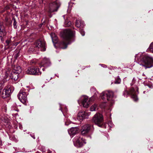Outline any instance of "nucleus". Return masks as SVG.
<instances>
[{"label": "nucleus", "instance_id": "393cba45", "mask_svg": "<svg viewBox=\"0 0 153 153\" xmlns=\"http://www.w3.org/2000/svg\"><path fill=\"white\" fill-rule=\"evenodd\" d=\"M131 95L132 98L133 99V100L134 101H136L138 100L137 96V94H131Z\"/></svg>", "mask_w": 153, "mask_h": 153}, {"label": "nucleus", "instance_id": "f704fd0d", "mask_svg": "<svg viewBox=\"0 0 153 153\" xmlns=\"http://www.w3.org/2000/svg\"><path fill=\"white\" fill-rule=\"evenodd\" d=\"M147 86L149 87L150 88H152V85H147Z\"/></svg>", "mask_w": 153, "mask_h": 153}, {"label": "nucleus", "instance_id": "c756f323", "mask_svg": "<svg viewBox=\"0 0 153 153\" xmlns=\"http://www.w3.org/2000/svg\"><path fill=\"white\" fill-rule=\"evenodd\" d=\"M80 32L82 35V36H83L85 35V32L84 31H83V30L81 29H80L79 30Z\"/></svg>", "mask_w": 153, "mask_h": 153}, {"label": "nucleus", "instance_id": "4468645a", "mask_svg": "<svg viewBox=\"0 0 153 153\" xmlns=\"http://www.w3.org/2000/svg\"><path fill=\"white\" fill-rule=\"evenodd\" d=\"M90 100L91 101L90 99H89L87 96H84L82 99V103L83 106L85 108L88 107L90 104L89 102Z\"/></svg>", "mask_w": 153, "mask_h": 153}, {"label": "nucleus", "instance_id": "39448f33", "mask_svg": "<svg viewBox=\"0 0 153 153\" xmlns=\"http://www.w3.org/2000/svg\"><path fill=\"white\" fill-rule=\"evenodd\" d=\"M74 144L77 148L81 147L84 144L86 143L84 139L80 136L76 137L74 139Z\"/></svg>", "mask_w": 153, "mask_h": 153}, {"label": "nucleus", "instance_id": "dca6fc26", "mask_svg": "<svg viewBox=\"0 0 153 153\" xmlns=\"http://www.w3.org/2000/svg\"><path fill=\"white\" fill-rule=\"evenodd\" d=\"M84 23L83 21L79 19H77L76 22V26L78 28H82L84 26Z\"/></svg>", "mask_w": 153, "mask_h": 153}, {"label": "nucleus", "instance_id": "c85d7f7f", "mask_svg": "<svg viewBox=\"0 0 153 153\" xmlns=\"http://www.w3.org/2000/svg\"><path fill=\"white\" fill-rule=\"evenodd\" d=\"M13 25L14 28H16L17 27V26L16 25L17 22H16L15 19H14V20Z\"/></svg>", "mask_w": 153, "mask_h": 153}, {"label": "nucleus", "instance_id": "7ed1b4c3", "mask_svg": "<svg viewBox=\"0 0 153 153\" xmlns=\"http://www.w3.org/2000/svg\"><path fill=\"white\" fill-rule=\"evenodd\" d=\"M101 98L104 101L106 100L110 101V102L112 104L114 102V93L111 91H106L102 92L100 95ZM104 102L102 105H101L102 108H104L105 106V102Z\"/></svg>", "mask_w": 153, "mask_h": 153}, {"label": "nucleus", "instance_id": "6ab92c4d", "mask_svg": "<svg viewBox=\"0 0 153 153\" xmlns=\"http://www.w3.org/2000/svg\"><path fill=\"white\" fill-rule=\"evenodd\" d=\"M19 75V74L12 72V79L15 81L18 80V79Z\"/></svg>", "mask_w": 153, "mask_h": 153}, {"label": "nucleus", "instance_id": "f8f14e48", "mask_svg": "<svg viewBox=\"0 0 153 153\" xmlns=\"http://www.w3.org/2000/svg\"><path fill=\"white\" fill-rule=\"evenodd\" d=\"M91 128V126L89 124H86L83 126L81 129V133L82 135H85L89 132Z\"/></svg>", "mask_w": 153, "mask_h": 153}, {"label": "nucleus", "instance_id": "72a5a7b5", "mask_svg": "<svg viewBox=\"0 0 153 153\" xmlns=\"http://www.w3.org/2000/svg\"><path fill=\"white\" fill-rule=\"evenodd\" d=\"M71 24V22H68V25H67V26H69Z\"/></svg>", "mask_w": 153, "mask_h": 153}, {"label": "nucleus", "instance_id": "2f4dec72", "mask_svg": "<svg viewBox=\"0 0 153 153\" xmlns=\"http://www.w3.org/2000/svg\"><path fill=\"white\" fill-rule=\"evenodd\" d=\"M6 42L7 45H8L10 43V41L9 40H7L6 41Z\"/></svg>", "mask_w": 153, "mask_h": 153}, {"label": "nucleus", "instance_id": "1a4fd4ad", "mask_svg": "<svg viewBox=\"0 0 153 153\" xmlns=\"http://www.w3.org/2000/svg\"><path fill=\"white\" fill-rule=\"evenodd\" d=\"M11 92V87L0 90V97L3 98H6L10 96Z\"/></svg>", "mask_w": 153, "mask_h": 153}, {"label": "nucleus", "instance_id": "f03ea898", "mask_svg": "<svg viewBox=\"0 0 153 153\" xmlns=\"http://www.w3.org/2000/svg\"><path fill=\"white\" fill-rule=\"evenodd\" d=\"M75 32L70 29L64 30L60 33V36L63 39V41L60 43V46L61 48L65 49L67 48V45L70 44L73 40H72Z\"/></svg>", "mask_w": 153, "mask_h": 153}, {"label": "nucleus", "instance_id": "a878e982", "mask_svg": "<svg viewBox=\"0 0 153 153\" xmlns=\"http://www.w3.org/2000/svg\"><path fill=\"white\" fill-rule=\"evenodd\" d=\"M130 94V91L129 92L127 90H125L123 92V95L125 97H127V95Z\"/></svg>", "mask_w": 153, "mask_h": 153}, {"label": "nucleus", "instance_id": "473e14b6", "mask_svg": "<svg viewBox=\"0 0 153 153\" xmlns=\"http://www.w3.org/2000/svg\"><path fill=\"white\" fill-rule=\"evenodd\" d=\"M39 3L40 4L43 3V0H39Z\"/></svg>", "mask_w": 153, "mask_h": 153}, {"label": "nucleus", "instance_id": "b1692460", "mask_svg": "<svg viewBox=\"0 0 153 153\" xmlns=\"http://www.w3.org/2000/svg\"><path fill=\"white\" fill-rule=\"evenodd\" d=\"M148 50L150 52L153 53V42L151 44Z\"/></svg>", "mask_w": 153, "mask_h": 153}, {"label": "nucleus", "instance_id": "7c9ffc66", "mask_svg": "<svg viewBox=\"0 0 153 153\" xmlns=\"http://www.w3.org/2000/svg\"><path fill=\"white\" fill-rule=\"evenodd\" d=\"M135 78L134 77L133 78L132 81V83L131 84V86L135 82Z\"/></svg>", "mask_w": 153, "mask_h": 153}, {"label": "nucleus", "instance_id": "58836bf2", "mask_svg": "<svg viewBox=\"0 0 153 153\" xmlns=\"http://www.w3.org/2000/svg\"><path fill=\"white\" fill-rule=\"evenodd\" d=\"M63 16V17H64V18L65 16H64H64Z\"/></svg>", "mask_w": 153, "mask_h": 153}, {"label": "nucleus", "instance_id": "4be33fe9", "mask_svg": "<svg viewBox=\"0 0 153 153\" xmlns=\"http://www.w3.org/2000/svg\"><path fill=\"white\" fill-rule=\"evenodd\" d=\"M99 95V94L97 91H96L94 95L90 98V100L91 101H93L95 99L97 98L98 96Z\"/></svg>", "mask_w": 153, "mask_h": 153}, {"label": "nucleus", "instance_id": "4c0bfd02", "mask_svg": "<svg viewBox=\"0 0 153 153\" xmlns=\"http://www.w3.org/2000/svg\"><path fill=\"white\" fill-rule=\"evenodd\" d=\"M145 91H143V93L145 94Z\"/></svg>", "mask_w": 153, "mask_h": 153}, {"label": "nucleus", "instance_id": "f3484780", "mask_svg": "<svg viewBox=\"0 0 153 153\" xmlns=\"http://www.w3.org/2000/svg\"><path fill=\"white\" fill-rule=\"evenodd\" d=\"M22 71L21 68L19 66H15L13 68V70L12 72L19 74Z\"/></svg>", "mask_w": 153, "mask_h": 153}, {"label": "nucleus", "instance_id": "0eeeda50", "mask_svg": "<svg viewBox=\"0 0 153 153\" xmlns=\"http://www.w3.org/2000/svg\"><path fill=\"white\" fill-rule=\"evenodd\" d=\"M26 73L29 74L36 75H40L41 74V72L39 71V68L32 67L28 68Z\"/></svg>", "mask_w": 153, "mask_h": 153}, {"label": "nucleus", "instance_id": "412c9836", "mask_svg": "<svg viewBox=\"0 0 153 153\" xmlns=\"http://www.w3.org/2000/svg\"><path fill=\"white\" fill-rule=\"evenodd\" d=\"M50 35L52 39V41L53 43L54 42V41H56L57 40V37L55 33H52L50 34Z\"/></svg>", "mask_w": 153, "mask_h": 153}, {"label": "nucleus", "instance_id": "6e6552de", "mask_svg": "<svg viewBox=\"0 0 153 153\" xmlns=\"http://www.w3.org/2000/svg\"><path fill=\"white\" fill-rule=\"evenodd\" d=\"M36 48L37 49H40L41 51H45V42L43 41L38 40L34 44Z\"/></svg>", "mask_w": 153, "mask_h": 153}, {"label": "nucleus", "instance_id": "9b49d317", "mask_svg": "<svg viewBox=\"0 0 153 153\" xmlns=\"http://www.w3.org/2000/svg\"><path fill=\"white\" fill-rule=\"evenodd\" d=\"M89 114L85 111L79 112L78 114L77 119L80 121L83 120L84 119L87 118Z\"/></svg>", "mask_w": 153, "mask_h": 153}, {"label": "nucleus", "instance_id": "e433bc0d", "mask_svg": "<svg viewBox=\"0 0 153 153\" xmlns=\"http://www.w3.org/2000/svg\"><path fill=\"white\" fill-rule=\"evenodd\" d=\"M42 70H43V71H45V68H42Z\"/></svg>", "mask_w": 153, "mask_h": 153}, {"label": "nucleus", "instance_id": "a211bd4d", "mask_svg": "<svg viewBox=\"0 0 153 153\" xmlns=\"http://www.w3.org/2000/svg\"><path fill=\"white\" fill-rule=\"evenodd\" d=\"M138 88L136 86H135L134 87H132L130 89V94H137V93H138Z\"/></svg>", "mask_w": 153, "mask_h": 153}, {"label": "nucleus", "instance_id": "bb28decb", "mask_svg": "<svg viewBox=\"0 0 153 153\" xmlns=\"http://www.w3.org/2000/svg\"><path fill=\"white\" fill-rule=\"evenodd\" d=\"M121 82V79L119 77H118L117 79H116L115 82V84H120Z\"/></svg>", "mask_w": 153, "mask_h": 153}, {"label": "nucleus", "instance_id": "c9c22d12", "mask_svg": "<svg viewBox=\"0 0 153 153\" xmlns=\"http://www.w3.org/2000/svg\"><path fill=\"white\" fill-rule=\"evenodd\" d=\"M31 136L34 139H35V137L34 136Z\"/></svg>", "mask_w": 153, "mask_h": 153}, {"label": "nucleus", "instance_id": "a19ab883", "mask_svg": "<svg viewBox=\"0 0 153 153\" xmlns=\"http://www.w3.org/2000/svg\"><path fill=\"white\" fill-rule=\"evenodd\" d=\"M143 74V75H144V74Z\"/></svg>", "mask_w": 153, "mask_h": 153}, {"label": "nucleus", "instance_id": "ea45409f", "mask_svg": "<svg viewBox=\"0 0 153 153\" xmlns=\"http://www.w3.org/2000/svg\"><path fill=\"white\" fill-rule=\"evenodd\" d=\"M143 74V75H144V74Z\"/></svg>", "mask_w": 153, "mask_h": 153}, {"label": "nucleus", "instance_id": "423d86ee", "mask_svg": "<svg viewBox=\"0 0 153 153\" xmlns=\"http://www.w3.org/2000/svg\"><path fill=\"white\" fill-rule=\"evenodd\" d=\"M60 5V4L58 0H56L55 1H53L50 4L49 7V11L51 13L57 11Z\"/></svg>", "mask_w": 153, "mask_h": 153}, {"label": "nucleus", "instance_id": "9d476101", "mask_svg": "<svg viewBox=\"0 0 153 153\" xmlns=\"http://www.w3.org/2000/svg\"><path fill=\"white\" fill-rule=\"evenodd\" d=\"M17 96L20 101L23 104L26 103L27 101V94L25 92L21 90L18 94Z\"/></svg>", "mask_w": 153, "mask_h": 153}, {"label": "nucleus", "instance_id": "20e7f679", "mask_svg": "<svg viewBox=\"0 0 153 153\" xmlns=\"http://www.w3.org/2000/svg\"><path fill=\"white\" fill-rule=\"evenodd\" d=\"M92 121L98 126L102 127L103 124V116L100 113H97L93 117Z\"/></svg>", "mask_w": 153, "mask_h": 153}, {"label": "nucleus", "instance_id": "ddd939ff", "mask_svg": "<svg viewBox=\"0 0 153 153\" xmlns=\"http://www.w3.org/2000/svg\"><path fill=\"white\" fill-rule=\"evenodd\" d=\"M51 63L49 60L46 58H45L42 62L40 64V68H41L42 66L47 68L51 65Z\"/></svg>", "mask_w": 153, "mask_h": 153}, {"label": "nucleus", "instance_id": "5701e85b", "mask_svg": "<svg viewBox=\"0 0 153 153\" xmlns=\"http://www.w3.org/2000/svg\"><path fill=\"white\" fill-rule=\"evenodd\" d=\"M97 105L95 104L92 105L90 108V110L91 111H95L97 110Z\"/></svg>", "mask_w": 153, "mask_h": 153}, {"label": "nucleus", "instance_id": "2eb2a0df", "mask_svg": "<svg viewBox=\"0 0 153 153\" xmlns=\"http://www.w3.org/2000/svg\"><path fill=\"white\" fill-rule=\"evenodd\" d=\"M79 129L77 127H73L68 130V132L70 135H74L77 133Z\"/></svg>", "mask_w": 153, "mask_h": 153}, {"label": "nucleus", "instance_id": "cd10ccee", "mask_svg": "<svg viewBox=\"0 0 153 153\" xmlns=\"http://www.w3.org/2000/svg\"><path fill=\"white\" fill-rule=\"evenodd\" d=\"M1 120L4 122L6 123H7V122L8 119L7 117L4 118L3 117H1Z\"/></svg>", "mask_w": 153, "mask_h": 153}, {"label": "nucleus", "instance_id": "f257e3e1", "mask_svg": "<svg viewBox=\"0 0 153 153\" xmlns=\"http://www.w3.org/2000/svg\"><path fill=\"white\" fill-rule=\"evenodd\" d=\"M135 60L140 65L144 67L145 69L153 66V58L148 55H144L142 53L136 54Z\"/></svg>", "mask_w": 153, "mask_h": 153}, {"label": "nucleus", "instance_id": "aec40b11", "mask_svg": "<svg viewBox=\"0 0 153 153\" xmlns=\"http://www.w3.org/2000/svg\"><path fill=\"white\" fill-rule=\"evenodd\" d=\"M0 34H1L0 37L1 38V39L2 40L3 36L6 35V31L4 29L1 30V26H0Z\"/></svg>", "mask_w": 153, "mask_h": 153}]
</instances>
